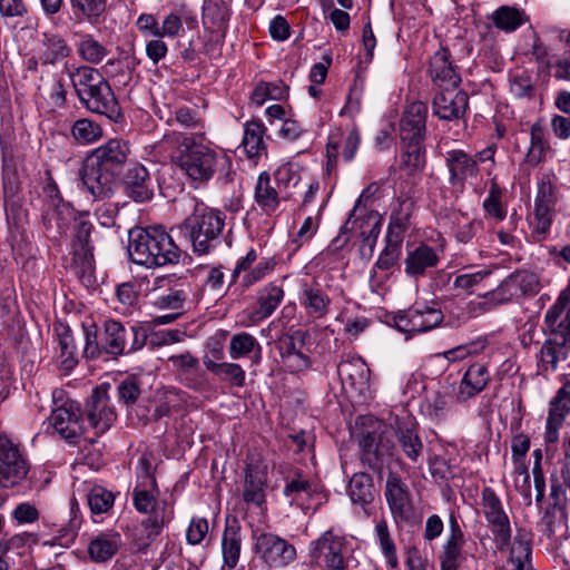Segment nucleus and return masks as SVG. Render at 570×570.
<instances>
[{
    "mask_svg": "<svg viewBox=\"0 0 570 570\" xmlns=\"http://www.w3.org/2000/svg\"><path fill=\"white\" fill-rule=\"evenodd\" d=\"M115 502L112 492L96 485L88 493V504L92 513L100 514L108 512Z\"/></svg>",
    "mask_w": 570,
    "mask_h": 570,
    "instance_id": "774afa93",
    "label": "nucleus"
},
{
    "mask_svg": "<svg viewBox=\"0 0 570 570\" xmlns=\"http://www.w3.org/2000/svg\"><path fill=\"white\" fill-rule=\"evenodd\" d=\"M67 41L58 33L43 32L39 48V60L42 66L56 65L70 55Z\"/></svg>",
    "mask_w": 570,
    "mask_h": 570,
    "instance_id": "f704fd0d",
    "label": "nucleus"
},
{
    "mask_svg": "<svg viewBox=\"0 0 570 570\" xmlns=\"http://www.w3.org/2000/svg\"><path fill=\"white\" fill-rule=\"evenodd\" d=\"M140 380L135 375L126 376L117 385L118 401L126 407H131L141 395Z\"/></svg>",
    "mask_w": 570,
    "mask_h": 570,
    "instance_id": "0e129e2a",
    "label": "nucleus"
},
{
    "mask_svg": "<svg viewBox=\"0 0 570 570\" xmlns=\"http://www.w3.org/2000/svg\"><path fill=\"white\" fill-rule=\"evenodd\" d=\"M508 547H510L508 564L511 570H532V548L524 530H518L513 541H510Z\"/></svg>",
    "mask_w": 570,
    "mask_h": 570,
    "instance_id": "c9c22d12",
    "label": "nucleus"
},
{
    "mask_svg": "<svg viewBox=\"0 0 570 570\" xmlns=\"http://www.w3.org/2000/svg\"><path fill=\"white\" fill-rule=\"evenodd\" d=\"M256 552L271 568L286 567L296 558L295 547L273 533H263L257 538Z\"/></svg>",
    "mask_w": 570,
    "mask_h": 570,
    "instance_id": "ddd939ff",
    "label": "nucleus"
},
{
    "mask_svg": "<svg viewBox=\"0 0 570 570\" xmlns=\"http://www.w3.org/2000/svg\"><path fill=\"white\" fill-rule=\"evenodd\" d=\"M314 491L313 483L299 469L289 471L285 478L283 494L291 504L298 501L304 494L309 497Z\"/></svg>",
    "mask_w": 570,
    "mask_h": 570,
    "instance_id": "49530a36",
    "label": "nucleus"
},
{
    "mask_svg": "<svg viewBox=\"0 0 570 570\" xmlns=\"http://www.w3.org/2000/svg\"><path fill=\"white\" fill-rule=\"evenodd\" d=\"M445 167L449 173V185L453 193L462 194L469 178L479 175L478 160L462 149H452L445 153Z\"/></svg>",
    "mask_w": 570,
    "mask_h": 570,
    "instance_id": "9b49d317",
    "label": "nucleus"
},
{
    "mask_svg": "<svg viewBox=\"0 0 570 570\" xmlns=\"http://www.w3.org/2000/svg\"><path fill=\"white\" fill-rule=\"evenodd\" d=\"M242 549L240 525L237 520L227 521L222 538L223 570L236 567Z\"/></svg>",
    "mask_w": 570,
    "mask_h": 570,
    "instance_id": "2f4dec72",
    "label": "nucleus"
},
{
    "mask_svg": "<svg viewBox=\"0 0 570 570\" xmlns=\"http://www.w3.org/2000/svg\"><path fill=\"white\" fill-rule=\"evenodd\" d=\"M481 507L497 549L499 551L507 549L511 539L510 519L503 509L501 499L492 488H483Z\"/></svg>",
    "mask_w": 570,
    "mask_h": 570,
    "instance_id": "6e6552de",
    "label": "nucleus"
},
{
    "mask_svg": "<svg viewBox=\"0 0 570 570\" xmlns=\"http://www.w3.org/2000/svg\"><path fill=\"white\" fill-rule=\"evenodd\" d=\"M125 194L136 203L148 202L154 197V184L147 168L132 163L122 176Z\"/></svg>",
    "mask_w": 570,
    "mask_h": 570,
    "instance_id": "412c9836",
    "label": "nucleus"
},
{
    "mask_svg": "<svg viewBox=\"0 0 570 570\" xmlns=\"http://www.w3.org/2000/svg\"><path fill=\"white\" fill-rule=\"evenodd\" d=\"M382 216L375 212H368L360 223V235L363 238V247L373 252L382 226Z\"/></svg>",
    "mask_w": 570,
    "mask_h": 570,
    "instance_id": "bf43d9fd",
    "label": "nucleus"
},
{
    "mask_svg": "<svg viewBox=\"0 0 570 570\" xmlns=\"http://www.w3.org/2000/svg\"><path fill=\"white\" fill-rule=\"evenodd\" d=\"M412 209L413 202L411 199H399L396 207H394L391 213L386 234L403 236V233L409 227Z\"/></svg>",
    "mask_w": 570,
    "mask_h": 570,
    "instance_id": "4d7b16f0",
    "label": "nucleus"
},
{
    "mask_svg": "<svg viewBox=\"0 0 570 570\" xmlns=\"http://www.w3.org/2000/svg\"><path fill=\"white\" fill-rule=\"evenodd\" d=\"M491 19L498 29L512 32L527 21V16L518 8L501 6L492 13Z\"/></svg>",
    "mask_w": 570,
    "mask_h": 570,
    "instance_id": "3c124183",
    "label": "nucleus"
},
{
    "mask_svg": "<svg viewBox=\"0 0 570 570\" xmlns=\"http://www.w3.org/2000/svg\"><path fill=\"white\" fill-rule=\"evenodd\" d=\"M168 362L186 386L196 391L204 387V373L200 370L197 357L189 352H185L169 356Z\"/></svg>",
    "mask_w": 570,
    "mask_h": 570,
    "instance_id": "bb28decb",
    "label": "nucleus"
},
{
    "mask_svg": "<svg viewBox=\"0 0 570 570\" xmlns=\"http://www.w3.org/2000/svg\"><path fill=\"white\" fill-rule=\"evenodd\" d=\"M94 226L88 213H79L73 217L72 271L83 283H90L95 268L91 232Z\"/></svg>",
    "mask_w": 570,
    "mask_h": 570,
    "instance_id": "423d86ee",
    "label": "nucleus"
},
{
    "mask_svg": "<svg viewBox=\"0 0 570 570\" xmlns=\"http://www.w3.org/2000/svg\"><path fill=\"white\" fill-rule=\"evenodd\" d=\"M265 126L259 120L246 122L243 137V146L249 158L259 156L265 150Z\"/></svg>",
    "mask_w": 570,
    "mask_h": 570,
    "instance_id": "864d4df0",
    "label": "nucleus"
},
{
    "mask_svg": "<svg viewBox=\"0 0 570 570\" xmlns=\"http://www.w3.org/2000/svg\"><path fill=\"white\" fill-rule=\"evenodd\" d=\"M430 75L439 86L445 88L460 86L461 77L451 61V53L446 48H440L430 59Z\"/></svg>",
    "mask_w": 570,
    "mask_h": 570,
    "instance_id": "a878e982",
    "label": "nucleus"
},
{
    "mask_svg": "<svg viewBox=\"0 0 570 570\" xmlns=\"http://www.w3.org/2000/svg\"><path fill=\"white\" fill-rule=\"evenodd\" d=\"M225 218V214L220 210L195 200L193 212L178 226V229L190 242L193 250L204 255L220 244Z\"/></svg>",
    "mask_w": 570,
    "mask_h": 570,
    "instance_id": "20e7f679",
    "label": "nucleus"
},
{
    "mask_svg": "<svg viewBox=\"0 0 570 570\" xmlns=\"http://www.w3.org/2000/svg\"><path fill=\"white\" fill-rule=\"evenodd\" d=\"M49 197L48 209L42 216V222L49 237L58 239L68 227L69 219L73 215V208L69 203L62 200L57 186L47 188Z\"/></svg>",
    "mask_w": 570,
    "mask_h": 570,
    "instance_id": "4468645a",
    "label": "nucleus"
},
{
    "mask_svg": "<svg viewBox=\"0 0 570 570\" xmlns=\"http://www.w3.org/2000/svg\"><path fill=\"white\" fill-rule=\"evenodd\" d=\"M566 304L554 303L546 313L544 324L550 335L570 343V309Z\"/></svg>",
    "mask_w": 570,
    "mask_h": 570,
    "instance_id": "58836bf2",
    "label": "nucleus"
},
{
    "mask_svg": "<svg viewBox=\"0 0 570 570\" xmlns=\"http://www.w3.org/2000/svg\"><path fill=\"white\" fill-rule=\"evenodd\" d=\"M385 499L392 517L397 521H409L413 515V505L407 484L396 473L390 472L385 482Z\"/></svg>",
    "mask_w": 570,
    "mask_h": 570,
    "instance_id": "dca6fc26",
    "label": "nucleus"
},
{
    "mask_svg": "<svg viewBox=\"0 0 570 570\" xmlns=\"http://www.w3.org/2000/svg\"><path fill=\"white\" fill-rule=\"evenodd\" d=\"M128 254L132 263L147 268L177 264L181 257L179 247L160 226L130 229Z\"/></svg>",
    "mask_w": 570,
    "mask_h": 570,
    "instance_id": "7ed1b4c3",
    "label": "nucleus"
},
{
    "mask_svg": "<svg viewBox=\"0 0 570 570\" xmlns=\"http://www.w3.org/2000/svg\"><path fill=\"white\" fill-rule=\"evenodd\" d=\"M298 301L306 315L313 320L323 318L330 311L331 298L316 281L302 284Z\"/></svg>",
    "mask_w": 570,
    "mask_h": 570,
    "instance_id": "393cba45",
    "label": "nucleus"
},
{
    "mask_svg": "<svg viewBox=\"0 0 570 570\" xmlns=\"http://www.w3.org/2000/svg\"><path fill=\"white\" fill-rule=\"evenodd\" d=\"M498 297L494 296V289L484 294L480 299L470 301L466 304L465 311L458 314L456 325L466 323L470 318L478 317L484 313L490 312L495 306L501 305Z\"/></svg>",
    "mask_w": 570,
    "mask_h": 570,
    "instance_id": "13d9d810",
    "label": "nucleus"
},
{
    "mask_svg": "<svg viewBox=\"0 0 570 570\" xmlns=\"http://www.w3.org/2000/svg\"><path fill=\"white\" fill-rule=\"evenodd\" d=\"M341 136L342 135L338 132L330 136L326 148L330 163L336 160L341 142H343L342 157L345 161H351L356 154L361 140L358 130L356 128L351 129L343 140L341 139Z\"/></svg>",
    "mask_w": 570,
    "mask_h": 570,
    "instance_id": "ea45409f",
    "label": "nucleus"
},
{
    "mask_svg": "<svg viewBox=\"0 0 570 570\" xmlns=\"http://www.w3.org/2000/svg\"><path fill=\"white\" fill-rule=\"evenodd\" d=\"M52 400L55 404L61 403L52 410L49 417L50 425L69 443H77L85 431L80 420L79 406L73 401L65 400L63 390H55Z\"/></svg>",
    "mask_w": 570,
    "mask_h": 570,
    "instance_id": "0eeeda50",
    "label": "nucleus"
},
{
    "mask_svg": "<svg viewBox=\"0 0 570 570\" xmlns=\"http://www.w3.org/2000/svg\"><path fill=\"white\" fill-rule=\"evenodd\" d=\"M57 335L60 368L65 373H69L78 364L75 340L69 327L62 326Z\"/></svg>",
    "mask_w": 570,
    "mask_h": 570,
    "instance_id": "603ef678",
    "label": "nucleus"
},
{
    "mask_svg": "<svg viewBox=\"0 0 570 570\" xmlns=\"http://www.w3.org/2000/svg\"><path fill=\"white\" fill-rule=\"evenodd\" d=\"M551 147L544 129L539 124H533L530 129V147L525 155V161L530 166H537L544 161Z\"/></svg>",
    "mask_w": 570,
    "mask_h": 570,
    "instance_id": "37998d69",
    "label": "nucleus"
},
{
    "mask_svg": "<svg viewBox=\"0 0 570 570\" xmlns=\"http://www.w3.org/2000/svg\"><path fill=\"white\" fill-rule=\"evenodd\" d=\"M428 108L422 101L411 102L400 121L401 141H423Z\"/></svg>",
    "mask_w": 570,
    "mask_h": 570,
    "instance_id": "b1692460",
    "label": "nucleus"
},
{
    "mask_svg": "<svg viewBox=\"0 0 570 570\" xmlns=\"http://www.w3.org/2000/svg\"><path fill=\"white\" fill-rule=\"evenodd\" d=\"M559 38L564 43V50L553 63L547 65L553 69L556 79L570 81V31L562 30Z\"/></svg>",
    "mask_w": 570,
    "mask_h": 570,
    "instance_id": "338daca9",
    "label": "nucleus"
},
{
    "mask_svg": "<svg viewBox=\"0 0 570 570\" xmlns=\"http://www.w3.org/2000/svg\"><path fill=\"white\" fill-rule=\"evenodd\" d=\"M70 4L78 20L97 24L105 14L107 0H70Z\"/></svg>",
    "mask_w": 570,
    "mask_h": 570,
    "instance_id": "09e8293b",
    "label": "nucleus"
},
{
    "mask_svg": "<svg viewBox=\"0 0 570 570\" xmlns=\"http://www.w3.org/2000/svg\"><path fill=\"white\" fill-rule=\"evenodd\" d=\"M242 498L248 509H266L268 483L267 465L261 460H249L245 466Z\"/></svg>",
    "mask_w": 570,
    "mask_h": 570,
    "instance_id": "1a4fd4ad",
    "label": "nucleus"
},
{
    "mask_svg": "<svg viewBox=\"0 0 570 570\" xmlns=\"http://www.w3.org/2000/svg\"><path fill=\"white\" fill-rule=\"evenodd\" d=\"M232 16L229 1L227 0H204L203 22L212 24L217 30L225 31Z\"/></svg>",
    "mask_w": 570,
    "mask_h": 570,
    "instance_id": "79ce46f5",
    "label": "nucleus"
},
{
    "mask_svg": "<svg viewBox=\"0 0 570 570\" xmlns=\"http://www.w3.org/2000/svg\"><path fill=\"white\" fill-rule=\"evenodd\" d=\"M130 156L129 142L118 138L109 139L88 155L80 176L94 198L105 199L111 195L114 183Z\"/></svg>",
    "mask_w": 570,
    "mask_h": 570,
    "instance_id": "f257e3e1",
    "label": "nucleus"
},
{
    "mask_svg": "<svg viewBox=\"0 0 570 570\" xmlns=\"http://www.w3.org/2000/svg\"><path fill=\"white\" fill-rule=\"evenodd\" d=\"M490 380L485 365L474 363L465 371L458 392L460 401H466L484 390Z\"/></svg>",
    "mask_w": 570,
    "mask_h": 570,
    "instance_id": "7c9ffc66",
    "label": "nucleus"
},
{
    "mask_svg": "<svg viewBox=\"0 0 570 570\" xmlns=\"http://www.w3.org/2000/svg\"><path fill=\"white\" fill-rule=\"evenodd\" d=\"M438 263L436 252L432 247L422 244L407 253L404 259L405 273L407 276L416 278L423 276L426 269L435 267Z\"/></svg>",
    "mask_w": 570,
    "mask_h": 570,
    "instance_id": "473e14b6",
    "label": "nucleus"
},
{
    "mask_svg": "<svg viewBox=\"0 0 570 570\" xmlns=\"http://www.w3.org/2000/svg\"><path fill=\"white\" fill-rule=\"evenodd\" d=\"M39 535L35 532H21L11 537H2L0 539V558L7 557L9 553L21 556L20 550L28 543L38 544Z\"/></svg>",
    "mask_w": 570,
    "mask_h": 570,
    "instance_id": "e2e57ef3",
    "label": "nucleus"
},
{
    "mask_svg": "<svg viewBox=\"0 0 570 570\" xmlns=\"http://www.w3.org/2000/svg\"><path fill=\"white\" fill-rule=\"evenodd\" d=\"M342 548V539L334 535L331 531H326L311 543L309 554L315 562H320L323 558L330 570H345Z\"/></svg>",
    "mask_w": 570,
    "mask_h": 570,
    "instance_id": "4be33fe9",
    "label": "nucleus"
},
{
    "mask_svg": "<svg viewBox=\"0 0 570 570\" xmlns=\"http://www.w3.org/2000/svg\"><path fill=\"white\" fill-rule=\"evenodd\" d=\"M443 321L441 309L428 305H415L395 316V327L403 333H423L439 326Z\"/></svg>",
    "mask_w": 570,
    "mask_h": 570,
    "instance_id": "f8f14e48",
    "label": "nucleus"
},
{
    "mask_svg": "<svg viewBox=\"0 0 570 570\" xmlns=\"http://www.w3.org/2000/svg\"><path fill=\"white\" fill-rule=\"evenodd\" d=\"M394 435L404 455L416 463L423 453V442L417 432V424L411 416L396 417Z\"/></svg>",
    "mask_w": 570,
    "mask_h": 570,
    "instance_id": "5701e85b",
    "label": "nucleus"
},
{
    "mask_svg": "<svg viewBox=\"0 0 570 570\" xmlns=\"http://www.w3.org/2000/svg\"><path fill=\"white\" fill-rule=\"evenodd\" d=\"M504 189L493 177L489 181V193L482 203V208L491 218L502 222L507 217V207L502 202Z\"/></svg>",
    "mask_w": 570,
    "mask_h": 570,
    "instance_id": "8fccbe9b",
    "label": "nucleus"
},
{
    "mask_svg": "<svg viewBox=\"0 0 570 570\" xmlns=\"http://www.w3.org/2000/svg\"><path fill=\"white\" fill-rule=\"evenodd\" d=\"M347 492L352 502L360 504L367 513L366 505L372 503L375 498L372 476L364 472L355 473L350 480Z\"/></svg>",
    "mask_w": 570,
    "mask_h": 570,
    "instance_id": "a19ab883",
    "label": "nucleus"
},
{
    "mask_svg": "<svg viewBox=\"0 0 570 570\" xmlns=\"http://www.w3.org/2000/svg\"><path fill=\"white\" fill-rule=\"evenodd\" d=\"M161 146L170 150L171 161L194 181L207 183L219 164V154L209 145L197 140L196 136L180 131L164 135Z\"/></svg>",
    "mask_w": 570,
    "mask_h": 570,
    "instance_id": "f03ea898",
    "label": "nucleus"
},
{
    "mask_svg": "<svg viewBox=\"0 0 570 570\" xmlns=\"http://www.w3.org/2000/svg\"><path fill=\"white\" fill-rule=\"evenodd\" d=\"M423 141H401V161L400 168L407 176L420 174L426 165V153L422 144Z\"/></svg>",
    "mask_w": 570,
    "mask_h": 570,
    "instance_id": "e433bc0d",
    "label": "nucleus"
},
{
    "mask_svg": "<svg viewBox=\"0 0 570 570\" xmlns=\"http://www.w3.org/2000/svg\"><path fill=\"white\" fill-rule=\"evenodd\" d=\"M284 298V291L281 286L269 283L261 289L257 297V309L255 316L258 320L271 316Z\"/></svg>",
    "mask_w": 570,
    "mask_h": 570,
    "instance_id": "de8ad7c7",
    "label": "nucleus"
},
{
    "mask_svg": "<svg viewBox=\"0 0 570 570\" xmlns=\"http://www.w3.org/2000/svg\"><path fill=\"white\" fill-rule=\"evenodd\" d=\"M109 384L97 386L87 402L86 412L91 426L99 433L106 432L116 421V412L108 395Z\"/></svg>",
    "mask_w": 570,
    "mask_h": 570,
    "instance_id": "2eb2a0df",
    "label": "nucleus"
},
{
    "mask_svg": "<svg viewBox=\"0 0 570 570\" xmlns=\"http://www.w3.org/2000/svg\"><path fill=\"white\" fill-rule=\"evenodd\" d=\"M102 328V348L114 360L141 350L147 342V331L139 324L129 325L109 318Z\"/></svg>",
    "mask_w": 570,
    "mask_h": 570,
    "instance_id": "39448f33",
    "label": "nucleus"
},
{
    "mask_svg": "<svg viewBox=\"0 0 570 570\" xmlns=\"http://www.w3.org/2000/svg\"><path fill=\"white\" fill-rule=\"evenodd\" d=\"M254 198L266 214L274 213L279 206V191L272 186L271 177L265 171L258 176Z\"/></svg>",
    "mask_w": 570,
    "mask_h": 570,
    "instance_id": "c03bdc74",
    "label": "nucleus"
},
{
    "mask_svg": "<svg viewBox=\"0 0 570 570\" xmlns=\"http://www.w3.org/2000/svg\"><path fill=\"white\" fill-rule=\"evenodd\" d=\"M229 356L233 360L250 356L254 364H259L262 361V346L252 334L246 332L237 333L230 338Z\"/></svg>",
    "mask_w": 570,
    "mask_h": 570,
    "instance_id": "4c0bfd02",
    "label": "nucleus"
},
{
    "mask_svg": "<svg viewBox=\"0 0 570 570\" xmlns=\"http://www.w3.org/2000/svg\"><path fill=\"white\" fill-rule=\"evenodd\" d=\"M570 352V343L550 335L542 344L538 354V367L541 372H554L558 363L564 361Z\"/></svg>",
    "mask_w": 570,
    "mask_h": 570,
    "instance_id": "cd10ccee",
    "label": "nucleus"
},
{
    "mask_svg": "<svg viewBox=\"0 0 570 570\" xmlns=\"http://www.w3.org/2000/svg\"><path fill=\"white\" fill-rule=\"evenodd\" d=\"M375 533L386 563L392 569H396L399 567L396 546L390 534L387 522L384 519L376 522Z\"/></svg>",
    "mask_w": 570,
    "mask_h": 570,
    "instance_id": "052dcab7",
    "label": "nucleus"
},
{
    "mask_svg": "<svg viewBox=\"0 0 570 570\" xmlns=\"http://www.w3.org/2000/svg\"><path fill=\"white\" fill-rule=\"evenodd\" d=\"M121 547V537L118 532H101L94 537L88 544V556L92 562L105 563L109 561Z\"/></svg>",
    "mask_w": 570,
    "mask_h": 570,
    "instance_id": "c756f323",
    "label": "nucleus"
},
{
    "mask_svg": "<svg viewBox=\"0 0 570 570\" xmlns=\"http://www.w3.org/2000/svg\"><path fill=\"white\" fill-rule=\"evenodd\" d=\"M337 373L343 384L362 392L367 387L370 368L362 357H352L338 363Z\"/></svg>",
    "mask_w": 570,
    "mask_h": 570,
    "instance_id": "c85d7f7f",
    "label": "nucleus"
},
{
    "mask_svg": "<svg viewBox=\"0 0 570 570\" xmlns=\"http://www.w3.org/2000/svg\"><path fill=\"white\" fill-rule=\"evenodd\" d=\"M539 291L538 276L529 271H515L505 277L497 288L494 296L502 304L523 295H534Z\"/></svg>",
    "mask_w": 570,
    "mask_h": 570,
    "instance_id": "f3484780",
    "label": "nucleus"
},
{
    "mask_svg": "<svg viewBox=\"0 0 570 570\" xmlns=\"http://www.w3.org/2000/svg\"><path fill=\"white\" fill-rule=\"evenodd\" d=\"M169 517L161 511H154L153 514L144 519L139 525L134 529L132 539L139 549L148 547L161 532Z\"/></svg>",
    "mask_w": 570,
    "mask_h": 570,
    "instance_id": "72a5a7b5",
    "label": "nucleus"
},
{
    "mask_svg": "<svg viewBox=\"0 0 570 570\" xmlns=\"http://www.w3.org/2000/svg\"><path fill=\"white\" fill-rule=\"evenodd\" d=\"M28 471L29 465L18 446L0 434V487L13 488L20 484Z\"/></svg>",
    "mask_w": 570,
    "mask_h": 570,
    "instance_id": "9d476101",
    "label": "nucleus"
},
{
    "mask_svg": "<svg viewBox=\"0 0 570 570\" xmlns=\"http://www.w3.org/2000/svg\"><path fill=\"white\" fill-rule=\"evenodd\" d=\"M468 104L469 97L459 86H445L434 96L433 114L442 120L459 119L465 114Z\"/></svg>",
    "mask_w": 570,
    "mask_h": 570,
    "instance_id": "a211bd4d",
    "label": "nucleus"
},
{
    "mask_svg": "<svg viewBox=\"0 0 570 570\" xmlns=\"http://www.w3.org/2000/svg\"><path fill=\"white\" fill-rule=\"evenodd\" d=\"M307 337V332L302 330L283 334L277 341V350L279 352L281 360L299 352L305 346Z\"/></svg>",
    "mask_w": 570,
    "mask_h": 570,
    "instance_id": "69168bd1",
    "label": "nucleus"
},
{
    "mask_svg": "<svg viewBox=\"0 0 570 570\" xmlns=\"http://www.w3.org/2000/svg\"><path fill=\"white\" fill-rule=\"evenodd\" d=\"M402 242L403 236L386 234V244L375 263V267L382 271L393 267L401 256Z\"/></svg>",
    "mask_w": 570,
    "mask_h": 570,
    "instance_id": "680f3d73",
    "label": "nucleus"
},
{
    "mask_svg": "<svg viewBox=\"0 0 570 570\" xmlns=\"http://www.w3.org/2000/svg\"><path fill=\"white\" fill-rule=\"evenodd\" d=\"M80 102L91 112L105 115L111 120L120 117V109L114 91L106 79L92 89L83 92L79 98Z\"/></svg>",
    "mask_w": 570,
    "mask_h": 570,
    "instance_id": "6ab92c4d",
    "label": "nucleus"
},
{
    "mask_svg": "<svg viewBox=\"0 0 570 570\" xmlns=\"http://www.w3.org/2000/svg\"><path fill=\"white\" fill-rule=\"evenodd\" d=\"M77 52L79 57L92 65H97L108 55V49L90 33H79Z\"/></svg>",
    "mask_w": 570,
    "mask_h": 570,
    "instance_id": "5fc2aeb1",
    "label": "nucleus"
},
{
    "mask_svg": "<svg viewBox=\"0 0 570 570\" xmlns=\"http://www.w3.org/2000/svg\"><path fill=\"white\" fill-rule=\"evenodd\" d=\"M204 365L214 375L226 381L232 386L243 387L245 385L246 374L243 367L236 363L215 362L209 357L204 358Z\"/></svg>",
    "mask_w": 570,
    "mask_h": 570,
    "instance_id": "a18cd8bd",
    "label": "nucleus"
},
{
    "mask_svg": "<svg viewBox=\"0 0 570 570\" xmlns=\"http://www.w3.org/2000/svg\"><path fill=\"white\" fill-rule=\"evenodd\" d=\"M69 77L78 98L89 89L91 90L97 83L100 85L101 80L105 79L98 69L89 66L76 68L75 71L69 73Z\"/></svg>",
    "mask_w": 570,
    "mask_h": 570,
    "instance_id": "6e6d98bb",
    "label": "nucleus"
},
{
    "mask_svg": "<svg viewBox=\"0 0 570 570\" xmlns=\"http://www.w3.org/2000/svg\"><path fill=\"white\" fill-rule=\"evenodd\" d=\"M570 414V382L560 387L556 396L550 401L546 423L544 441L554 444L559 441V432L566 417Z\"/></svg>",
    "mask_w": 570,
    "mask_h": 570,
    "instance_id": "aec40b11",
    "label": "nucleus"
}]
</instances>
